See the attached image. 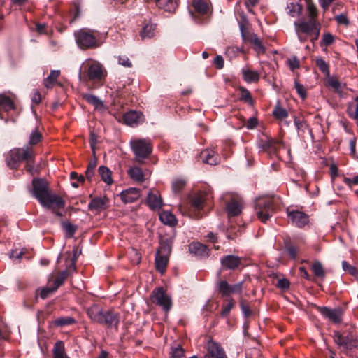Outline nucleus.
<instances>
[{
	"instance_id": "nucleus-10",
	"label": "nucleus",
	"mask_w": 358,
	"mask_h": 358,
	"mask_svg": "<svg viewBox=\"0 0 358 358\" xmlns=\"http://www.w3.org/2000/svg\"><path fill=\"white\" fill-rule=\"evenodd\" d=\"M294 26L300 40H301L300 33H304L310 35L312 34L315 30L321 27L320 24L317 22L315 19H310L308 22H295Z\"/></svg>"
},
{
	"instance_id": "nucleus-58",
	"label": "nucleus",
	"mask_w": 358,
	"mask_h": 358,
	"mask_svg": "<svg viewBox=\"0 0 358 358\" xmlns=\"http://www.w3.org/2000/svg\"><path fill=\"white\" fill-rule=\"evenodd\" d=\"M343 181L350 188H352L353 185H358V174L352 178L344 177Z\"/></svg>"
},
{
	"instance_id": "nucleus-40",
	"label": "nucleus",
	"mask_w": 358,
	"mask_h": 358,
	"mask_svg": "<svg viewBox=\"0 0 358 358\" xmlns=\"http://www.w3.org/2000/svg\"><path fill=\"white\" fill-rule=\"evenodd\" d=\"M250 41L254 45V49L257 54H263L265 52V48L263 46L262 41L256 34L250 36Z\"/></svg>"
},
{
	"instance_id": "nucleus-61",
	"label": "nucleus",
	"mask_w": 358,
	"mask_h": 358,
	"mask_svg": "<svg viewBox=\"0 0 358 358\" xmlns=\"http://www.w3.org/2000/svg\"><path fill=\"white\" fill-rule=\"evenodd\" d=\"M294 124L299 131H304V130L307 128L306 122L301 120L296 117H294Z\"/></svg>"
},
{
	"instance_id": "nucleus-62",
	"label": "nucleus",
	"mask_w": 358,
	"mask_h": 358,
	"mask_svg": "<svg viewBox=\"0 0 358 358\" xmlns=\"http://www.w3.org/2000/svg\"><path fill=\"white\" fill-rule=\"evenodd\" d=\"M287 64L291 70L294 71L299 67V62L296 57H293L287 60Z\"/></svg>"
},
{
	"instance_id": "nucleus-28",
	"label": "nucleus",
	"mask_w": 358,
	"mask_h": 358,
	"mask_svg": "<svg viewBox=\"0 0 358 358\" xmlns=\"http://www.w3.org/2000/svg\"><path fill=\"white\" fill-rule=\"evenodd\" d=\"M327 85L337 93H341L345 87V84L341 83L334 76L328 77Z\"/></svg>"
},
{
	"instance_id": "nucleus-3",
	"label": "nucleus",
	"mask_w": 358,
	"mask_h": 358,
	"mask_svg": "<svg viewBox=\"0 0 358 358\" xmlns=\"http://www.w3.org/2000/svg\"><path fill=\"white\" fill-rule=\"evenodd\" d=\"M34 156L33 150L28 146L22 148H15L10 151L6 158V163L10 168L15 169L20 162H31Z\"/></svg>"
},
{
	"instance_id": "nucleus-57",
	"label": "nucleus",
	"mask_w": 358,
	"mask_h": 358,
	"mask_svg": "<svg viewBox=\"0 0 358 358\" xmlns=\"http://www.w3.org/2000/svg\"><path fill=\"white\" fill-rule=\"evenodd\" d=\"M62 226L69 236H73L76 230V226L69 222L63 223Z\"/></svg>"
},
{
	"instance_id": "nucleus-53",
	"label": "nucleus",
	"mask_w": 358,
	"mask_h": 358,
	"mask_svg": "<svg viewBox=\"0 0 358 358\" xmlns=\"http://www.w3.org/2000/svg\"><path fill=\"white\" fill-rule=\"evenodd\" d=\"M234 306V302L232 299L229 300L227 303L224 304L221 312V316L226 317L230 313L231 310Z\"/></svg>"
},
{
	"instance_id": "nucleus-27",
	"label": "nucleus",
	"mask_w": 358,
	"mask_h": 358,
	"mask_svg": "<svg viewBox=\"0 0 358 358\" xmlns=\"http://www.w3.org/2000/svg\"><path fill=\"white\" fill-rule=\"evenodd\" d=\"M82 97L87 103L94 106L96 109L100 110L104 109L103 102L99 97L87 93L83 94Z\"/></svg>"
},
{
	"instance_id": "nucleus-48",
	"label": "nucleus",
	"mask_w": 358,
	"mask_h": 358,
	"mask_svg": "<svg viewBox=\"0 0 358 358\" xmlns=\"http://www.w3.org/2000/svg\"><path fill=\"white\" fill-rule=\"evenodd\" d=\"M273 278H277V282L275 285L282 291H286L289 288L290 282L288 279L282 278H278L277 276L273 277Z\"/></svg>"
},
{
	"instance_id": "nucleus-24",
	"label": "nucleus",
	"mask_w": 358,
	"mask_h": 358,
	"mask_svg": "<svg viewBox=\"0 0 358 358\" xmlns=\"http://www.w3.org/2000/svg\"><path fill=\"white\" fill-rule=\"evenodd\" d=\"M120 322L119 315L113 312L103 313L100 324H106L108 327H117Z\"/></svg>"
},
{
	"instance_id": "nucleus-14",
	"label": "nucleus",
	"mask_w": 358,
	"mask_h": 358,
	"mask_svg": "<svg viewBox=\"0 0 358 358\" xmlns=\"http://www.w3.org/2000/svg\"><path fill=\"white\" fill-rule=\"evenodd\" d=\"M141 193L139 189L130 187L123 190L120 194V199L124 203H131L136 201L141 196Z\"/></svg>"
},
{
	"instance_id": "nucleus-1",
	"label": "nucleus",
	"mask_w": 358,
	"mask_h": 358,
	"mask_svg": "<svg viewBox=\"0 0 358 358\" xmlns=\"http://www.w3.org/2000/svg\"><path fill=\"white\" fill-rule=\"evenodd\" d=\"M32 192L34 197L44 207L50 208L57 217H62L65 206L64 201L56 194H52L48 187L47 182L43 179H34L32 181Z\"/></svg>"
},
{
	"instance_id": "nucleus-31",
	"label": "nucleus",
	"mask_w": 358,
	"mask_h": 358,
	"mask_svg": "<svg viewBox=\"0 0 358 358\" xmlns=\"http://www.w3.org/2000/svg\"><path fill=\"white\" fill-rule=\"evenodd\" d=\"M53 358H69L65 352L64 345L62 341H58L52 349Z\"/></svg>"
},
{
	"instance_id": "nucleus-33",
	"label": "nucleus",
	"mask_w": 358,
	"mask_h": 358,
	"mask_svg": "<svg viewBox=\"0 0 358 358\" xmlns=\"http://www.w3.org/2000/svg\"><path fill=\"white\" fill-rule=\"evenodd\" d=\"M159 219L165 224L175 226L177 224V220L173 214L169 211H163L159 214Z\"/></svg>"
},
{
	"instance_id": "nucleus-9",
	"label": "nucleus",
	"mask_w": 358,
	"mask_h": 358,
	"mask_svg": "<svg viewBox=\"0 0 358 358\" xmlns=\"http://www.w3.org/2000/svg\"><path fill=\"white\" fill-rule=\"evenodd\" d=\"M268 197L262 196L257 198L255 201V210L258 218L262 222H266L268 219Z\"/></svg>"
},
{
	"instance_id": "nucleus-38",
	"label": "nucleus",
	"mask_w": 358,
	"mask_h": 358,
	"mask_svg": "<svg viewBox=\"0 0 358 358\" xmlns=\"http://www.w3.org/2000/svg\"><path fill=\"white\" fill-rule=\"evenodd\" d=\"M156 25L155 24L149 23L145 24L141 32V36L143 39L150 38L155 35V30Z\"/></svg>"
},
{
	"instance_id": "nucleus-63",
	"label": "nucleus",
	"mask_w": 358,
	"mask_h": 358,
	"mask_svg": "<svg viewBox=\"0 0 358 358\" xmlns=\"http://www.w3.org/2000/svg\"><path fill=\"white\" fill-rule=\"evenodd\" d=\"M118 64L124 66V67H131L132 64L129 59L128 57H118Z\"/></svg>"
},
{
	"instance_id": "nucleus-19",
	"label": "nucleus",
	"mask_w": 358,
	"mask_h": 358,
	"mask_svg": "<svg viewBox=\"0 0 358 358\" xmlns=\"http://www.w3.org/2000/svg\"><path fill=\"white\" fill-rule=\"evenodd\" d=\"M272 115L273 117L278 122L284 121L285 124L289 126V122L285 121V119L288 117L289 113L285 107H284L280 101H278L275 104Z\"/></svg>"
},
{
	"instance_id": "nucleus-45",
	"label": "nucleus",
	"mask_w": 358,
	"mask_h": 358,
	"mask_svg": "<svg viewBox=\"0 0 358 358\" xmlns=\"http://www.w3.org/2000/svg\"><path fill=\"white\" fill-rule=\"evenodd\" d=\"M244 80L248 83L255 82L259 79L257 72L243 69L242 70Z\"/></svg>"
},
{
	"instance_id": "nucleus-26",
	"label": "nucleus",
	"mask_w": 358,
	"mask_h": 358,
	"mask_svg": "<svg viewBox=\"0 0 358 358\" xmlns=\"http://www.w3.org/2000/svg\"><path fill=\"white\" fill-rule=\"evenodd\" d=\"M157 6L164 11L173 12L178 6L177 0H155Z\"/></svg>"
},
{
	"instance_id": "nucleus-41",
	"label": "nucleus",
	"mask_w": 358,
	"mask_h": 358,
	"mask_svg": "<svg viewBox=\"0 0 358 358\" xmlns=\"http://www.w3.org/2000/svg\"><path fill=\"white\" fill-rule=\"evenodd\" d=\"M312 271L315 276L323 280L325 278V271L322 264L320 262H315L312 265Z\"/></svg>"
},
{
	"instance_id": "nucleus-37",
	"label": "nucleus",
	"mask_w": 358,
	"mask_h": 358,
	"mask_svg": "<svg viewBox=\"0 0 358 358\" xmlns=\"http://www.w3.org/2000/svg\"><path fill=\"white\" fill-rule=\"evenodd\" d=\"M192 6L194 10L200 14L204 15L208 13V5L203 0H193Z\"/></svg>"
},
{
	"instance_id": "nucleus-23",
	"label": "nucleus",
	"mask_w": 358,
	"mask_h": 358,
	"mask_svg": "<svg viewBox=\"0 0 358 358\" xmlns=\"http://www.w3.org/2000/svg\"><path fill=\"white\" fill-rule=\"evenodd\" d=\"M189 250L191 253H193L195 255L199 256L201 257H208L210 252L206 245L199 242L192 243L190 244L189 246Z\"/></svg>"
},
{
	"instance_id": "nucleus-2",
	"label": "nucleus",
	"mask_w": 358,
	"mask_h": 358,
	"mask_svg": "<svg viewBox=\"0 0 358 358\" xmlns=\"http://www.w3.org/2000/svg\"><path fill=\"white\" fill-rule=\"evenodd\" d=\"M74 36L78 46L82 50L94 49L103 43L99 33L95 30L81 29L76 31Z\"/></svg>"
},
{
	"instance_id": "nucleus-56",
	"label": "nucleus",
	"mask_w": 358,
	"mask_h": 358,
	"mask_svg": "<svg viewBox=\"0 0 358 358\" xmlns=\"http://www.w3.org/2000/svg\"><path fill=\"white\" fill-rule=\"evenodd\" d=\"M334 41V36L330 33H326L322 36L321 45H329Z\"/></svg>"
},
{
	"instance_id": "nucleus-8",
	"label": "nucleus",
	"mask_w": 358,
	"mask_h": 358,
	"mask_svg": "<svg viewBox=\"0 0 358 358\" xmlns=\"http://www.w3.org/2000/svg\"><path fill=\"white\" fill-rule=\"evenodd\" d=\"M243 282H239L234 285H229L226 280H218L216 286L219 293L222 296H228L233 294H239L243 289Z\"/></svg>"
},
{
	"instance_id": "nucleus-17",
	"label": "nucleus",
	"mask_w": 358,
	"mask_h": 358,
	"mask_svg": "<svg viewBox=\"0 0 358 358\" xmlns=\"http://www.w3.org/2000/svg\"><path fill=\"white\" fill-rule=\"evenodd\" d=\"M108 207V199L106 196L95 197L91 200L88 205L90 210L99 213Z\"/></svg>"
},
{
	"instance_id": "nucleus-36",
	"label": "nucleus",
	"mask_w": 358,
	"mask_h": 358,
	"mask_svg": "<svg viewBox=\"0 0 358 358\" xmlns=\"http://www.w3.org/2000/svg\"><path fill=\"white\" fill-rule=\"evenodd\" d=\"M257 148L259 153L268 152V136L266 134H262L259 137Z\"/></svg>"
},
{
	"instance_id": "nucleus-54",
	"label": "nucleus",
	"mask_w": 358,
	"mask_h": 358,
	"mask_svg": "<svg viewBox=\"0 0 358 358\" xmlns=\"http://www.w3.org/2000/svg\"><path fill=\"white\" fill-rule=\"evenodd\" d=\"M240 306L245 317H248L252 315V311L250 308V306L245 301L241 300L240 303Z\"/></svg>"
},
{
	"instance_id": "nucleus-51",
	"label": "nucleus",
	"mask_w": 358,
	"mask_h": 358,
	"mask_svg": "<svg viewBox=\"0 0 358 358\" xmlns=\"http://www.w3.org/2000/svg\"><path fill=\"white\" fill-rule=\"evenodd\" d=\"M41 133L37 129H34L30 134L29 143L32 145H36L41 141Z\"/></svg>"
},
{
	"instance_id": "nucleus-5",
	"label": "nucleus",
	"mask_w": 358,
	"mask_h": 358,
	"mask_svg": "<svg viewBox=\"0 0 358 358\" xmlns=\"http://www.w3.org/2000/svg\"><path fill=\"white\" fill-rule=\"evenodd\" d=\"M130 144L138 162H142L152 152V145L147 139L132 140Z\"/></svg>"
},
{
	"instance_id": "nucleus-39",
	"label": "nucleus",
	"mask_w": 358,
	"mask_h": 358,
	"mask_svg": "<svg viewBox=\"0 0 358 358\" xmlns=\"http://www.w3.org/2000/svg\"><path fill=\"white\" fill-rule=\"evenodd\" d=\"M60 74L59 70H52L50 71V75L44 80L45 87L50 88L56 83L57 79Z\"/></svg>"
},
{
	"instance_id": "nucleus-15",
	"label": "nucleus",
	"mask_w": 358,
	"mask_h": 358,
	"mask_svg": "<svg viewBox=\"0 0 358 358\" xmlns=\"http://www.w3.org/2000/svg\"><path fill=\"white\" fill-rule=\"evenodd\" d=\"M288 217L292 224L298 227H303L309 222L308 216L303 212L293 210L288 213Z\"/></svg>"
},
{
	"instance_id": "nucleus-43",
	"label": "nucleus",
	"mask_w": 358,
	"mask_h": 358,
	"mask_svg": "<svg viewBox=\"0 0 358 358\" xmlns=\"http://www.w3.org/2000/svg\"><path fill=\"white\" fill-rule=\"evenodd\" d=\"M239 90L241 92L240 100L245 101V103L250 106H252L253 99L252 98L250 92L243 87H240Z\"/></svg>"
},
{
	"instance_id": "nucleus-59",
	"label": "nucleus",
	"mask_w": 358,
	"mask_h": 358,
	"mask_svg": "<svg viewBox=\"0 0 358 358\" xmlns=\"http://www.w3.org/2000/svg\"><path fill=\"white\" fill-rule=\"evenodd\" d=\"M316 64L320 68V69L324 73L329 72V66L326 63V62L322 58H319L316 59Z\"/></svg>"
},
{
	"instance_id": "nucleus-20",
	"label": "nucleus",
	"mask_w": 358,
	"mask_h": 358,
	"mask_svg": "<svg viewBox=\"0 0 358 358\" xmlns=\"http://www.w3.org/2000/svg\"><path fill=\"white\" fill-rule=\"evenodd\" d=\"M203 163L210 165H216L220 162V157L213 149H206L200 154Z\"/></svg>"
},
{
	"instance_id": "nucleus-49",
	"label": "nucleus",
	"mask_w": 358,
	"mask_h": 358,
	"mask_svg": "<svg viewBox=\"0 0 358 358\" xmlns=\"http://www.w3.org/2000/svg\"><path fill=\"white\" fill-rule=\"evenodd\" d=\"M69 273L66 270L62 271L59 275L55 278L53 281L54 287L57 289V288L61 286L65 280L67 278Z\"/></svg>"
},
{
	"instance_id": "nucleus-44",
	"label": "nucleus",
	"mask_w": 358,
	"mask_h": 358,
	"mask_svg": "<svg viewBox=\"0 0 358 358\" xmlns=\"http://www.w3.org/2000/svg\"><path fill=\"white\" fill-rule=\"evenodd\" d=\"M75 322V319L71 317H62L55 320L54 324L57 327H64L73 324Z\"/></svg>"
},
{
	"instance_id": "nucleus-60",
	"label": "nucleus",
	"mask_w": 358,
	"mask_h": 358,
	"mask_svg": "<svg viewBox=\"0 0 358 358\" xmlns=\"http://www.w3.org/2000/svg\"><path fill=\"white\" fill-rule=\"evenodd\" d=\"M307 10L310 16V19H315L317 15V11L315 6L313 3H308Z\"/></svg>"
},
{
	"instance_id": "nucleus-35",
	"label": "nucleus",
	"mask_w": 358,
	"mask_h": 358,
	"mask_svg": "<svg viewBox=\"0 0 358 358\" xmlns=\"http://www.w3.org/2000/svg\"><path fill=\"white\" fill-rule=\"evenodd\" d=\"M348 113L351 118L357 120L358 122V97H356L349 103Z\"/></svg>"
},
{
	"instance_id": "nucleus-64",
	"label": "nucleus",
	"mask_w": 358,
	"mask_h": 358,
	"mask_svg": "<svg viewBox=\"0 0 358 358\" xmlns=\"http://www.w3.org/2000/svg\"><path fill=\"white\" fill-rule=\"evenodd\" d=\"M213 63L218 69H221L224 66V59L221 55H217L214 59Z\"/></svg>"
},
{
	"instance_id": "nucleus-42",
	"label": "nucleus",
	"mask_w": 358,
	"mask_h": 358,
	"mask_svg": "<svg viewBox=\"0 0 358 358\" xmlns=\"http://www.w3.org/2000/svg\"><path fill=\"white\" fill-rule=\"evenodd\" d=\"M287 13L292 17L298 16L301 10V6L298 3H290L287 6Z\"/></svg>"
},
{
	"instance_id": "nucleus-47",
	"label": "nucleus",
	"mask_w": 358,
	"mask_h": 358,
	"mask_svg": "<svg viewBox=\"0 0 358 358\" xmlns=\"http://www.w3.org/2000/svg\"><path fill=\"white\" fill-rule=\"evenodd\" d=\"M186 182L183 179H176L172 182V191L174 194L180 192L185 187Z\"/></svg>"
},
{
	"instance_id": "nucleus-55",
	"label": "nucleus",
	"mask_w": 358,
	"mask_h": 358,
	"mask_svg": "<svg viewBox=\"0 0 358 358\" xmlns=\"http://www.w3.org/2000/svg\"><path fill=\"white\" fill-rule=\"evenodd\" d=\"M57 289L53 287H43L41 290L40 296L42 299H46L50 294L54 293Z\"/></svg>"
},
{
	"instance_id": "nucleus-4",
	"label": "nucleus",
	"mask_w": 358,
	"mask_h": 358,
	"mask_svg": "<svg viewBox=\"0 0 358 358\" xmlns=\"http://www.w3.org/2000/svg\"><path fill=\"white\" fill-rule=\"evenodd\" d=\"M82 71L87 73V78L90 80H100L103 77L102 65L97 61L90 59H86L81 65L78 77L82 78Z\"/></svg>"
},
{
	"instance_id": "nucleus-25",
	"label": "nucleus",
	"mask_w": 358,
	"mask_h": 358,
	"mask_svg": "<svg viewBox=\"0 0 358 358\" xmlns=\"http://www.w3.org/2000/svg\"><path fill=\"white\" fill-rule=\"evenodd\" d=\"M87 313L89 317L95 322H101L103 312L101 308L97 305H93L87 310Z\"/></svg>"
},
{
	"instance_id": "nucleus-32",
	"label": "nucleus",
	"mask_w": 358,
	"mask_h": 358,
	"mask_svg": "<svg viewBox=\"0 0 358 358\" xmlns=\"http://www.w3.org/2000/svg\"><path fill=\"white\" fill-rule=\"evenodd\" d=\"M167 262L168 257L166 255H161L160 251H158L155 257V265L157 270L163 273L166 269Z\"/></svg>"
},
{
	"instance_id": "nucleus-7",
	"label": "nucleus",
	"mask_w": 358,
	"mask_h": 358,
	"mask_svg": "<svg viewBox=\"0 0 358 358\" xmlns=\"http://www.w3.org/2000/svg\"><path fill=\"white\" fill-rule=\"evenodd\" d=\"M334 341L339 346L345 350H351L358 346V341L352 334H342L339 331L334 332Z\"/></svg>"
},
{
	"instance_id": "nucleus-30",
	"label": "nucleus",
	"mask_w": 358,
	"mask_h": 358,
	"mask_svg": "<svg viewBox=\"0 0 358 358\" xmlns=\"http://www.w3.org/2000/svg\"><path fill=\"white\" fill-rule=\"evenodd\" d=\"M15 109L13 101L8 96L0 95V112H9Z\"/></svg>"
},
{
	"instance_id": "nucleus-16",
	"label": "nucleus",
	"mask_w": 358,
	"mask_h": 358,
	"mask_svg": "<svg viewBox=\"0 0 358 358\" xmlns=\"http://www.w3.org/2000/svg\"><path fill=\"white\" fill-rule=\"evenodd\" d=\"M204 358H227V357L223 348L218 343L210 342Z\"/></svg>"
},
{
	"instance_id": "nucleus-6",
	"label": "nucleus",
	"mask_w": 358,
	"mask_h": 358,
	"mask_svg": "<svg viewBox=\"0 0 358 358\" xmlns=\"http://www.w3.org/2000/svg\"><path fill=\"white\" fill-rule=\"evenodd\" d=\"M151 301L160 306L166 313L172 307V301L164 287H159L154 289L150 295Z\"/></svg>"
},
{
	"instance_id": "nucleus-52",
	"label": "nucleus",
	"mask_w": 358,
	"mask_h": 358,
	"mask_svg": "<svg viewBox=\"0 0 358 358\" xmlns=\"http://www.w3.org/2000/svg\"><path fill=\"white\" fill-rule=\"evenodd\" d=\"M294 87L296 90V92L300 96L302 99H305L306 98V90L303 87V85L300 84L297 80L294 81Z\"/></svg>"
},
{
	"instance_id": "nucleus-22",
	"label": "nucleus",
	"mask_w": 358,
	"mask_h": 358,
	"mask_svg": "<svg viewBox=\"0 0 358 358\" xmlns=\"http://www.w3.org/2000/svg\"><path fill=\"white\" fill-rule=\"evenodd\" d=\"M243 203L241 200L232 199L226 206V210L229 217L238 215L242 210Z\"/></svg>"
},
{
	"instance_id": "nucleus-50",
	"label": "nucleus",
	"mask_w": 358,
	"mask_h": 358,
	"mask_svg": "<svg viewBox=\"0 0 358 358\" xmlns=\"http://www.w3.org/2000/svg\"><path fill=\"white\" fill-rule=\"evenodd\" d=\"M342 267L345 271L348 272L350 275L356 278L358 277V271L357 268L355 266L349 264L346 261L342 262Z\"/></svg>"
},
{
	"instance_id": "nucleus-12",
	"label": "nucleus",
	"mask_w": 358,
	"mask_h": 358,
	"mask_svg": "<svg viewBox=\"0 0 358 358\" xmlns=\"http://www.w3.org/2000/svg\"><path fill=\"white\" fill-rule=\"evenodd\" d=\"M320 313L326 318L336 324L342 321L343 312L341 308H329L327 307L319 308Z\"/></svg>"
},
{
	"instance_id": "nucleus-46",
	"label": "nucleus",
	"mask_w": 358,
	"mask_h": 358,
	"mask_svg": "<svg viewBox=\"0 0 358 358\" xmlns=\"http://www.w3.org/2000/svg\"><path fill=\"white\" fill-rule=\"evenodd\" d=\"M171 355L173 358H182L184 356V350L178 343H174L171 348Z\"/></svg>"
},
{
	"instance_id": "nucleus-21",
	"label": "nucleus",
	"mask_w": 358,
	"mask_h": 358,
	"mask_svg": "<svg viewBox=\"0 0 358 358\" xmlns=\"http://www.w3.org/2000/svg\"><path fill=\"white\" fill-rule=\"evenodd\" d=\"M240 264V258L235 255H227L221 259L222 266L225 269L234 270Z\"/></svg>"
},
{
	"instance_id": "nucleus-29",
	"label": "nucleus",
	"mask_w": 358,
	"mask_h": 358,
	"mask_svg": "<svg viewBox=\"0 0 358 358\" xmlns=\"http://www.w3.org/2000/svg\"><path fill=\"white\" fill-rule=\"evenodd\" d=\"M130 178L137 182H143L145 177L142 169L138 166L131 167L128 170Z\"/></svg>"
},
{
	"instance_id": "nucleus-34",
	"label": "nucleus",
	"mask_w": 358,
	"mask_h": 358,
	"mask_svg": "<svg viewBox=\"0 0 358 358\" xmlns=\"http://www.w3.org/2000/svg\"><path fill=\"white\" fill-rule=\"evenodd\" d=\"M99 173L103 180L106 184L111 185L113 182L112 178V172L111 171L104 166H101L99 168Z\"/></svg>"
},
{
	"instance_id": "nucleus-13",
	"label": "nucleus",
	"mask_w": 358,
	"mask_h": 358,
	"mask_svg": "<svg viewBox=\"0 0 358 358\" xmlns=\"http://www.w3.org/2000/svg\"><path fill=\"white\" fill-rule=\"evenodd\" d=\"M123 120L127 125L136 127L143 123L145 118L142 113L131 110L124 114Z\"/></svg>"
},
{
	"instance_id": "nucleus-18",
	"label": "nucleus",
	"mask_w": 358,
	"mask_h": 358,
	"mask_svg": "<svg viewBox=\"0 0 358 358\" xmlns=\"http://www.w3.org/2000/svg\"><path fill=\"white\" fill-rule=\"evenodd\" d=\"M146 203L152 210H159L163 206L162 199L158 192L150 191L148 194Z\"/></svg>"
},
{
	"instance_id": "nucleus-11",
	"label": "nucleus",
	"mask_w": 358,
	"mask_h": 358,
	"mask_svg": "<svg viewBox=\"0 0 358 358\" xmlns=\"http://www.w3.org/2000/svg\"><path fill=\"white\" fill-rule=\"evenodd\" d=\"M210 198V194L201 192L192 195L189 198V201L192 207L199 211L208 205Z\"/></svg>"
}]
</instances>
